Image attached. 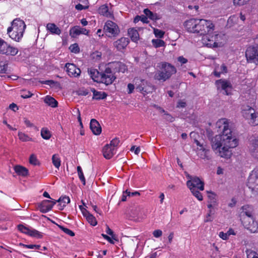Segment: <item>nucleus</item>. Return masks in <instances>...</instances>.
<instances>
[{"label":"nucleus","instance_id":"nucleus-49","mask_svg":"<svg viewBox=\"0 0 258 258\" xmlns=\"http://www.w3.org/2000/svg\"><path fill=\"white\" fill-rule=\"evenodd\" d=\"M33 95L30 91L26 90H23L21 91V96L23 98H28Z\"/></svg>","mask_w":258,"mask_h":258},{"label":"nucleus","instance_id":"nucleus-46","mask_svg":"<svg viewBox=\"0 0 258 258\" xmlns=\"http://www.w3.org/2000/svg\"><path fill=\"white\" fill-rule=\"evenodd\" d=\"M77 172L80 179L81 180L83 184L85 185L86 183L85 178L84 177L82 169L80 166L77 167Z\"/></svg>","mask_w":258,"mask_h":258},{"label":"nucleus","instance_id":"nucleus-34","mask_svg":"<svg viewBox=\"0 0 258 258\" xmlns=\"http://www.w3.org/2000/svg\"><path fill=\"white\" fill-rule=\"evenodd\" d=\"M88 73L93 80L95 82H100L101 73H100L97 70L90 69L88 70Z\"/></svg>","mask_w":258,"mask_h":258},{"label":"nucleus","instance_id":"nucleus-12","mask_svg":"<svg viewBox=\"0 0 258 258\" xmlns=\"http://www.w3.org/2000/svg\"><path fill=\"white\" fill-rule=\"evenodd\" d=\"M247 184L253 194L258 193V172L256 171L251 172L247 179Z\"/></svg>","mask_w":258,"mask_h":258},{"label":"nucleus","instance_id":"nucleus-45","mask_svg":"<svg viewBox=\"0 0 258 258\" xmlns=\"http://www.w3.org/2000/svg\"><path fill=\"white\" fill-rule=\"evenodd\" d=\"M152 42L153 46L156 48L164 46L165 45V42L161 39H153Z\"/></svg>","mask_w":258,"mask_h":258},{"label":"nucleus","instance_id":"nucleus-21","mask_svg":"<svg viewBox=\"0 0 258 258\" xmlns=\"http://www.w3.org/2000/svg\"><path fill=\"white\" fill-rule=\"evenodd\" d=\"M253 217V207L249 205H244L241 208L240 217L241 221H244L247 217Z\"/></svg>","mask_w":258,"mask_h":258},{"label":"nucleus","instance_id":"nucleus-31","mask_svg":"<svg viewBox=\"0 0 258 258\" xmlns=\"http://www.w3.org/2000/svg\"><path fill=\"white\" fill-rule=\"evenodd\" d=\"M43 101L47 105L55 108L57 106V101L52 97L47 95L43 98Z\"/></svg>","mask_w":258,"mask_h":258},{"label":"nucleus","instance_id":"nucleus-26","mask_svg":"<svg viewBox=\"0 0 258 258\" xmlns=\"http://www.w3.org/2000/svg\"><path fill=\"white\" fill-rule=\"evenodd\" d=\"M129 43V40L127 38L121 37L115 41L114 43V46L119 51L124 49Z\"/></svg>","mask_w":258,"mask_h":258},{"label":"nucleus","instance_id":"nucleus-44","mask_svg":"<svg viewBox=\"0 0 258 258\" xmlns=\"http://www.w3.org/2000/svg\"><path fill=\"white\" fill-rule=\"evenodd\" d=\"M29 161L30 164L34 165L37 166L40 165V162L37 159V156L34 154H32L29 157Z\"/></svg>","mask_w":258,"mask_h":258},{"label":"nucleus","instance_id":"nucleus-24","mask_svg":"<svg viewBox=\"0 0 258 258\" xmlns=\"http://www.w3.org/2000/svg\"><path fill=\"white\" fill-rule=\"evenodd\" d=\"M106 232L108 235H110L111 237L104 234H102V236L109 243L111 244H114L115 241H118L117 236L114 233L113 231L109 227L108 225H106Z\"/></svg>","mask_w":258,"mask_h":258},{"label":"nucleus","instance_id":"nucleus-13","mask_svg":"<svg viewBox=\"0 0 258 258\" xmlns=\"http://www.w3.org/2000/svg\"><path fill=\"white\" fill-rule=\"evenodd\" d=\"M136 89L143 94L151 93L154 90L151 84L145 80H137L136 82Z\"/></svg>","mask_w":258,"mask_h":258},{"label":"nucleus","instance_id":"nucleus-4","mask_svg":"<svg viewBox=\"0 0 258 258\" xmlns=\"http://www.w3.org/2000/svg\"><path fill=\"white\" fill-rule=\"evenodd\" d=\"M202 42L204 45L209 48L221 47L225 43V38L224 35L213 31L203 36Z\"/></svg>","mask_w":258,"mask_h":258},{"label":"nucleus","instance_id":"nucleus-60","mask_svg":"<svg viewBox=\"0 0 258 258\" xmlns=\"http://www.w3.org/2000/svg\"><path fill=\"white\" fill-rule=\"evenodd\" d=\"M8 68L7 64H0V73H5Z\"/></svg>","mask_w":258,"mask_h":258},{"label":"nucleus","instance_id":"nucleus-37","mask_svg":"<svg viewBox=\"0 0 258 258\" xmlns=\"http://www.w3.org/2000/svg\"><path fill=\"white\" fill-rule=\"evenodd\" d=\"M128 34L133 41L137 42L139 38V33L137 30L134 28L129 29L128 30Z\"/></svg>","mask_w":258,"mask_h":258},{"label":"nucleus","instance_id":"nucleus-59","mask_svg":"<svg viewBox=\"0 0 258 258\" xmlns=\"http://www.w3.org/2000/svg\"><path fill=\"white\" fill-rule=\"evenodd\" d=\"M41 83L42 84L48 85L50 86H53L56 83V82H55L54 81H53L52 80H46V81H42V82H41Z\"/></svg>","mask_w":258,"mask_h":258},{"label":"nucleus","instance_id":"nucleus-23","mask_svg":"<svg viewBox=\"0 0 258 258\" xmlns=\"http://www.w3.org/2000/svg\"><path fill=\"white\" fill-rule=\"evenodd\" d=\"M18 228L22 233L28 234L31 236L36 238H40L42 236L39 231L34 229H30L24 225H20L18 226Z\"/></svg>","mask_w":258,"mask_h":258},{"label":"nucleus","instance_id":"nucleus-41","mask_svg":"<svg viewBox=\"0 0 258 258\" xmlns=\"http://www.w3.org/2000/svg\"><path fill=\"white\" fill-rule=\"evenodd\" d=\"M41 136L44 140H49L51 137V132L46 127H43L41 130Z\"/></svg>","mask_w":258,"mask_h":258},{"label":"nucleus","instance_id":"nucleus-58","mask_svg":"<svg viewBox=\"0 0 258 258\" xmlns=\"http://www.w3.org/2000/svg\"><path fill=\"white\" fill-rule=\"evenodd\" d=\"M153 234L156 238H159L162 235V231L161 230L158 229L153 231Z\"/></svg>","mask_w":258,"mask_h":258},{"label":"nucleus","instance_id":"nucleus-1","mask_svg":"<svg viewBox=\"0 0 258 258\" xmlns=\"http://www.w3.org/2000/svg\"><path fill=\"white\" fill-rule=\"evenodd\" d=\"M216 126L222 131V134L216 135L212 139V149L221 157L229 159L232 154L230 149L238 146V140L232 135L226 119H219L216 122Z\"/></svg>","mask_w":258,"mask_h":258},{"label":"nucleus","instance_id":"nucleus-36","mask_svg":"<svg viewBox=\"0 0 258 258\" xmlns=\"http://www.w3.org/2000/svg\"><path fill=\"white\" fill-rule=\"evenodd\" d=\"M227 73V67L225 64H222L221 66H217L215 67L214 74L215 76L219 77L221 74Z\"/></svg>","mask_w":258,"mask_h":258},{"label":"nucleus","instance_id":"nucleus-56","mask_svg":"<svg viewBox=\"0 0 258 258\" xmlns=\"http://www.w3.org/2000/svg\"><path fill=\"white\" fill-rule=\"evenodd\" d=\"M246 3L245 0H234L233 4L235 6H243Z\"/></svg>","mask_w":258,"mask_h":258},{"label":"nucleus","instance_id":"nucleus-3","mask_svg":"<svg viewBox=\"0 0 258 258\" xmlns=\"http://www.w3.org/2000/svg\"><path fill=\"white\" fill-rule=\"evenodd\" d=\"M26 28L24 22L19 18L14 19L11 23V26L7 29V34L10 38L16 42L22 39Z\"/></svg>","mask_w":258,"mask_h":258},{"label":"nucleus","instance_id":"nucleus-52","mask_svg":"<svg viewBox=\"0 0 258 258\" xmlns=\"http://www.w3.org/2000/svg\"><path fill=\"white\" fill-rule=\"evenodd\" d=\"M154 33L156 37L159 38H162L164 35V32L158 29H154Z\"/></svg>","mask_w":258,"mask_h":258},{"label":"nucleus","instance_id":"nucleus-51","mask_svg":"<svg viewBox=\"0 0 258 258\" xmlns=\"http://www.w3.org/2000/svg\"><path fill=\"white\" fill-rule=\"evenodd\" d=\"M199 190V189H194L193 190H190V191L192 192V195L197 198L198 200L202 201L203 199L202 195L200 192Z\"/></svg>","mask_w":258,"mask_h":258},{"label":"nucleus","instance_id":"nucleus-15","mask_svg":"<svg viewBox=\"0 0 258 258\" xmlns=\"http://www.w3.org/2000/svg\"><path fill=\"white\" fill-rule=\"evenodd\" d=\"M195 142L198 146L197 149V155L202 159L205 160H210V150L207 148L205 145L201 144L200 143L196 140Z\"/></svg>","mask_w":258,"mask_h":258},{"label":"nucleus","instance_id":"nucleus-63","mask_svg":"<svg viewBox=\"0 0 258 258\" xmlns=\"http://www.w3.org/2000/svg\"><path fill=\"white\" fill-rule=\"evenodd\" d=\"M236 200L235 199V198H233L231 200V201L228 203V206L230 207H234L236 203Z\"/></svg>","mask_w":258,"mask_h":258},{"label":"nucleus","instance_id":"nucleus-33","mask_svg":"<svg viewBox=\"0 0 258 258\" xmlns=\"http://www.w3.org/2000/svg\"><path fill=\"white\" fill-rule=\"evenodd\" d=\"M14 170L19 176H26L28 174V170L24 166L17 165L14 167Z\"/></svg>","mask_w":258,"mask_h":258},{"label":"nucleus","instance_id":"nucleus-53","mask_svg":"<svg viewBox=\"0 0 258 258\" xmlns=\"http://www.w3.org/2000/svg\"><path fill=\"white\" fill-rule=\"evenodd\" d=\"M20 245L22 246L25 248H29V249H38L40 246L38 245L34 244H24L20 243Z\"/></svg>","mask_w":258,"mask_h":258},{"label":"nucleus","instance_id":"nucleus-28","mask_svg":"<svg viewBox=\"0 0 258 258\" xmlns=\"http://www.w3.org/2000/svg\"><path fill=\"white\" fill-rule=\"evenodd\" d=\"M208 197L209 199L208 208L209 209H215V208L217 206V196L216 195L211 192H209L208 193Z\"/></svg>","mask_w":258,"mask_h":258},{"label":"nucleus","instance_id":"nucleus-30","mask_svg":"<svg viewBox=\"0 0 258 258\" xmlns=\"http://www.w3.org/2000/svg\"><path fill=\"white\" fill-rule=\"evenodd\" d=\"M83 216L86 218L87 221L92 226H95L97 224L95 217L89 211L84 210Z\"/></svg>","mask_w":258,"mask_h":258},{"label":"nucleus","instance_id":"nucleus-5","mask_svg":"<svg viewBox=\"0 0 258 258\" xmlns=\"http://www.w3.org/2000/svg\"><path fill=\"white\" fill-rule=\"evenodd\" d=\"M157 68V71L155 74L154 78L159 81H165L176 72L175 68L166 62L159 63Z\"/></svg>","mask_w":258,"mask_h":258},{"label":"nucleus","instance_id":"nucleus-2","mask_svg":"<svg viewBox=\"0 0 258 258\" xmlns=\"http://www.w3.org/2000/svg\"><path fill=\"white\" fill-rule=\"evenodd\" d=\"M184 27L190 33L204 36L214 30V25L211 21L206 19H191L184 23Z\"/></svg>","mask_w":258,"mask_h":258},{"label":"nucleus","instance_id":"nucleus-29","mask_svg":"<svg viewBox=\"0 0 258 258\" xmlns=\"http://www.w3.org/2000/svg\"><path fill=\"white\" fill-rule=\"evenodd\" d=\"M98 13L100 15L107 18H111L113 16L112 13L109 11L108 6L106 5H103L100 6L98 9Z\"/></svg>","mask_w":258,"mask_h":258},{"label":"nucleus","instance_id":"nucleus-17","mask_svg":"<svg viewBox=\"0 0 258 258\" xmlns=\"http://www.w3.org/2000/svg\"><path fill=\"white\" fill-rule=\"evenodd\" d=\"M107 70L111 71L112 73L115 72L124 73L126 70V66L122 63L118 61L111 62L105 66Z\"/></svg>","mask_w":258,"mask_h":258},{"label":"nucleus","instance_id":"nucleus-7","mask_svg":"<svg viewBox=\"0 0 258 258\" xmlns=\"http://www.w3.org/2000/svg\"><path fill=\"white\" fill-rule=\"evenodd\" d=\"M19 49L0 39V53L7 56H15L18 54Z\"/></svg>","mask_w":258,"mask_h":258},{"label":"nucleus","instance_id":"nucleus-54","mask_svg":"<svg viewBox=\"0 0 258 258\" xmlns=\"http://www.w3.org/2000/svg\"><path fill=\"white\" fill-rule=\"evenodd\" d=\"M60 229H61L64 233L68 234L70 236H74V233L71 230L68 228L63 227L62 226H59Z\"/></svg>","mask_w":258,"mask_h":258},{"label":"nucleus","instance_id":"nucleus-64","mask_svg":"<svg viewBox=\"0 0 258 258\" xmlns=\"http://www.w3.org/2000/svg\"><path fill=\"white\" fill-rule=\"evenodd\" d=\"M158 256L157 252H152L145 257V258H156Z\"/></svg>","mask_w":258,"mask_h":258},{"label":"nucleus","instance_id":"nucleus-27","mask_svg":"<svg viewBox=\"0 0 258 258\" xmlns=\"http://www.w3.org/2000/svg\"><path fill=\"white\" fill-rule=\"evenodd\" d=\"M90 129L94 135H99L101 133V127L99 122L95 119H92L90 124Z\"/></svg>","mask_w":258,"mask_h":258},{"label":"nucleus","instance_id":"nucleus-9","mask_svg":"<svg viewBox=\"0 0 258 258\" xmlns=\"http://www.w3.org/2000/svg\"><path fill=\"white\" fill-rule=\"evenodd\" d=\"M103 30L106 35L109 37H115L120 32L118 25L111 21H107L104 26Z\"/></svg>","mask_w":258,"mask_h":258},{"label":"nucleus","instance_id":"nucleus-11","mask_svg":"<svg viewBox=\"0 0 258 258\" xmlns=\"http://www.w3.org/2000/svg\"><path fill=\"white\" fill-rule=\"evenodd\" d=\"M245 56L248 62L258 64V46L248 47L245 51Z\"/></svg>","mask_w":258,"mask_h":258},{"label":"nucleus","instance_id":"nucleus-43","mask_svg":"<svg viewBox=\"0 0 258 258\" xmlns=\"http://www.w3.org/2000/svg\"><path fill=\"white\" fill-rule=\"evenodd\" d=\"M249 150L253 157L258 158V142L253 144L250 147Z\"/></svg>","mask_w":258,"mask_h":258},{"label":"nucleus","instance_id":"nucleus-14","mask_svg":"<svg viewBox=\"0 0 258 258\" xmlns=\"http://www.w3.org/2000/svg\"><path fill=\"white\" fill-rule=\"evenodd\" d=\"M242 223L244 227L251 232H258V222L255 220L254 217H247L242 221Z\"/></svg>","mask_w":258,"mask_h":258},{"label":"nucleus","instance_id":"nucleus-48","mask_svg":"<svg viewBox=\"0 0 258 258\" xmlns=\"http://www.w3.org/2000/svg\"><path fill=\"white\" fill-rule=\"evenodd\" d=\"M209 213L207 215L206 219L205 220V222H209L213 220V218L212 217V216L213 215L215 214V209H209Z\"/></svg>","mask_w":258,"mask_h":258},{"label":"nucleus","instance_id":"nucleus-61","mask_svg":"<svg viewBox=\"0 0 258 258\" xmlns=\"http://www.w3.org/2000/svg\"><path fill=\"white\" fill-rule=\"evenodd\" d=\"M186 105V103L183 100H180L178 102L177 107L178 108L184 107Z\"/></svg>","mask_w":258,"mask_h":258},{"label":"nucleus","instance_id":"nucleus-25","mask_svg":"<svg viewBox=\"0 0 258 258\" xmlns=\"http://www.w3.org/2000/svg\"><path fill=\"white\" fill-rule=\"evenodd\" d=\"M46 29L47 32L52 35H59L61 33V30L53 23H48L46 24Z\"/></svg>","mask_w":258,"mask_h":258},{"label":"nucleus","instance_id":"nucleus-50","mask_svg":"<svg viewBox=\"0 0 258 258\" xmlns=\"http://www.w3.org/2000/svg\"><path fill=\"white\" fill-rule=\"evenodd\" d=\"M247 258H258V253L251 250L246 251Z\"/></svg>","mask_w":258,"mask_h":258},{"label":"nucleus","instance_id":"nucleus-20","mask_svg":"<svg viewBox=\"0 0 258 258\" xmlns=\"http://www.w3.org/2000/svg\"><path fill=\"white\" fill-rule=\"evenodd\" d=\"M66 72L71 77H78L80 75L81 70L74 64L67 63L66 64Z\"/></svg>","mask_w":258,"mask_h":258},{"label":"nucleus","instance_id":"nucleus-40","mask_svg":"<svg viewBox=\"0 0 258 258\" xmlns=\"http://www.w3.org/2000/svg\"><path fill=\"white\" fill-rule=\"evenodd\" d=\"M145 15L152 20H156L160 19V17L157 14H154L149 9H146L144 10Z\"/></svg>","mask_w":258,"mask_h":258},{"label":"nucleus","instance_id":"nucleus-39","mask_svg":"<svg viewBox=\"0 0 258 258\" xmlns=\"http://www.w3.org/2000/svg\"><path fill=\"white\" fill-rule=\"evenodd\" d=\"M52 163L56 168L59 169L60 166L61 160L58 154H55L52 155Z\"/></svg>","mask_w":258,"mask_h":258},{"label":"nucleus","instance_id":"nucleus-22","mask_svg":"<svg viewBox=\"0 0 258 258\" xmlns=\"http://www.w3.org/2000/svg\"><path fill=\"white\" fill-rule=\"evenodd\" d=\"M55 204L56 201H55L44 200L40 204L39 209L42 213H47L52 209Z\"/></svg>","mask_w":258,"mask_h":258},{"label":"nucleus","instance_id":"nucleus-55","mask_svg":"<svg viewBox=\"0 0 258 258\" xmlns=\"http://www.w3.org/2000/svg\"><path fill=\"white\" fill-rule=\"evenodd\" d=\"M238 20V17L235 15H233L229 17L228 20V23L229 24H232L234 23H236Z\"/></svg>","mask_w":258,"mask_h":258},{"label":"nucleus","instance_id":"nucleus-10","mask_svg":"<svg viewBox=\"0 0 258 258\" xmlns=\"http://www.w3.org/2000/svg\"><path fill=\"white\" fill-rule=\"evenodd\" d=\"M243 116L249 121L252 125L258 124V115L255 113V110L248 106H246L242 111Z\"/></svg>","mask_w":258,"mask_h":258},{"label":"nucleus","instance_id":"nucleus-18","mask_svg":"<svg viewBox=\"0 0 258 258\" xmlns=\"http://www.w3.org/2000/svg\"><path fill=\"white\" fill-rule=\"evenodd\" d=\"M216 85L218 89H221L224 91L226 95H229L232 90V85L231 83L227 80L220 79L216 82Z\"/></svg>","mask_w":258,"mask_h":258},{"label":"nucleus","instance_id":"nucleus-35","mask_svg":"<svg viewBox=\"0 0 258 258\" xmlns=\"http://www.w3.org/2000/svg\"><path fill=\"white\" fill-rule=\"evenodd\" d=\"M236 234L234 230L230 228L227 232H224L223 231H221L219 233V236L221 239L224 240H226L229 239V237L231 235H235Z\"/></svg>","mask_w":258,"mask_h":258},{"label":"nucleus","instance_id":"nucleus-6","mask_svg":"<svg viewBox=\"0 0 258 258\" xmlns=\"http://www.w3.org/2000/svg\"><path fill=\"white\" fill-rule=\"evenodd\" d=\"M119 143V140L115 138L113 139L109 144L105 145L102 150L103 157L106 159H111L116 153Z\"/></svg>","mask_w":258,"mask_h":258},{"label":"nucleus","instance_id":"nucleus-19","mask_svg":"<svg viewBox=\"0 0 258 258\" xmlns=\"http://www.w3.org/2000/svg\"><path fill=\"white\" fill-rule=\"evenodd\" d=\"M89 31L86 28H82L79 26H75L70 30L69 34L71 37L76 38L80 34H84L88 36Z\"/></svg>","mask_w":258,"mask_h":258},{"label":"nucleus","instance_id":"nucleus-62","mask_svg":"<svg viewBox=\"0 0 258 258\" xmlns=\"http://www.w3.org/2000/svg\"><path fill=\"white\" fill-rule=\"evenodd\" d=\"M127 89H128V93L129 94H131L132 93L134 89H135V86L133 84H128V85H127Z\"/></svg>","mask_w":258,"mask_h":258},{"label":"nucleus","instance_id":"nucleus-42","mask_svg":"<svg viewBox=\"0 0 258 258\" xmlns=\"http://www.w3.org/2000/svg\"><path fill=\"white\" fill-rule=\"evenodd\" d=\"M18 137L20 140H21L22 142H29L32 141V138H31L28 135L22 132H18Z\"/></svg>","mask_w":258,"mask_h":258},{"label":"nucleus","instance_id":"nucleus-57","mask_svg":"<svg viewBox=\"0 0 258 258\" xmlns=\"http://www.w3.org/2000/svg\"><path fill=\"white\" fill-rule=\"evenodd\" d=\"M101 54L100 52L96 51L92 54V57L93 59L95 60L99 59L101 57Z\"/></svg>","mask_w":258,"mask_h":258},{"label":"nucleus","instance_id":"nucleus-16","mask_svg":"<svg viewBox=\"0 0 258 258\" xmlns=\"http://www.w3.org/2000/svg\"><path fill=\"white\" fill-rule=\"evenodd\" d=\"M115 78L113 73L111 71L107 70V68L105 67L104 72L100 74V82L108 85L112 84Z\"/></svg>","mask_w":258,"mask_h":258},{"label":"nucleus","instance_id":"nucleus-47","mask_svg":"<svg viewBox=\"0 0 258 258\" xmlns=\"http://www.w3.org/2000/svg\"><path fill=\"white\" fill-rule=\"evenodd\" d=\"M69 49L72 52L78 53L80 51V48L77 43H74L70 45Z\"/></svg>","mask_w":258,"mask_h":258},{"label":"nucleus","instance_id":"nucleus-32","mask_svg":"<svg viewBox=\"0 0 258 258\" xmlns=\"http://www.w3.org/2000/svg\"><path fill=\"white\" fill-rule=\"evenodd\" d=\"M56 202L58 203L57 205L58 209L62 210L66 206V205L70 202V199L67 196L61 197Z\"/></svg>","mask_w":258,"mask_h":258},{"label":"nucleus","instance_id":"nucleus-8","mask_svg":"<svg viewBox=\"0 0 258 258\" xmlns=\"http://www.w3.org/2000/svg\"><path fill=\"white\" fill-rule=\"evenodd\" d=\"M186 177L188 179L186 185L190 190L199 189L202 191L204 189V183L199 177H192L189 174H187Z\"/></svg>","mask_w":258,"mask_h":258},{"label":"nucleus","instance_id":"nucleus-38","mask_svg":"<svg viewBox=\"0 0 258 258\" xmlns=\"http://www.w3.org/2000/svg\"><path fill=\"white\" fill-rule=\"evenodd\" d=\"M92 91L93 93V98L94 99H103L107 96V94L104 92L97 91H96L94 89H92Z\"/></svg>","mask_w":258,"mask_h":258}]
</instances>
